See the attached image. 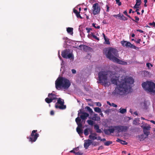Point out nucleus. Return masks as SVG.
I'll use <instances>...</instances> for the list:
<instances>
[{
  "label": "nucleus",
  "mask_w": 155,
  "mask_h": 155,
  "mask_svg": "<svg viewBox=\"0 0 155 155\" xmlns=\"http://www.w3.org/2000/svg\"><path fill=\"white\" fill-rule=\"evenodd\" d=\"M94 110L95 112L97 113H101V109L98 107H96L94 108Z\"/></svg>",
  "instance_id": "nucleus-29"
},
{
  "label": "nucleus",
  "mask_w": 155,
  "mask_h": 155,
  "mask_svg": "<svg viewBox=\"0 0 155 155\" xmlns=\"http://www.w3.org/2000/svg\"><path fill=\"white\" fill-rule=\"evenodd\" d=\"M88 130H89V129L86 128L84 130V134L85 136H87L88 135Z\"/></svg>",
  "instance_id": "nucleus-36"
},
{
  "label": "nucleus",
  "mask_w": 155,
  "mask_h": 155,
  "mask_svg": "<svg viewBox=\"0 0 155 155\" xmlns=\"http://www.w3.org/2000/svg\"><path fill=\"white\" fill-rule=\"evenodd\" d=\"M137 31H138L140 33H143L144 31L140 29H137Z\"/></svg>",
  "instance_id": "nucleus-60"
},
{
  "label": "nucleus",
  "mask_w": 155,
  "mask_h": 155,
  "mask_svg": "<svg viewBox=\"0 0 155 155\" xmlns=\"http://www.w3.org/2000/svg\"><path fill=\"white\" fill-rule=\"evenodd\" d=\"M119 77L111 79L112 83L116 85H118L115 87L113 94H119L120 95L127 94L131 87V85L133 84L134 81L133 79L130 77L125 78L124 79H121L119 81Z\"/></svg>",
  "instance_id": "nucleus-1"
},
{
  "label": "nucleus",
  "mask_w": 155,
  "mask_h": 155,
  "mask_svg": "<svg viewBox=\"0 0 155 155\" xmlns=\"http://www.w3.org/2000/svg\"><path fill=\"white\" fill-rule=\"evenodd\" d=\"M108 72L105 71H101L98 74L99 83L105 84H107V77Z\"/></svg>",
  "instance_id": "nucleus-5"
},
{
  "label": "nucleus",
  "mask_w": 155,
  "mask_h": 155,
  "mask_svg": "<svg viewBox=\"0 0 155 155\" xmlns=\"http://www.w3.org/2000/svg\"><path fill=\"white\" fill-rule=\"evenodd\" d=\"M82 46L83 47V50L85 51H87V50H89L90 48L88 46L86 45H81L79 46L80 47H81Z\"/></svg>",
  "instance_id": "nucleus-23"
},
{
  "label": "nucleus",
  "mask_w": 155,
  "mask_h": 155,
  "mask_svg": "<svg viewBox=\"0 0 155 155\" xmlns=\"http://www.w3.org/2000/svg\"><path fill=\"white\" fill-rule=\"evenodd\" d=\"M81 119L78 117L75 119V121L78 127H82L83 125L82 123L81 122Z\"/></svg>",
  "instance_id": "nucleus-14"
},
{
  "label": "nucleus",
  "mask_w": 155,
  "mask_h": 155,
  "mask_svg": "<svg viewBox=\"0 0 155 155\" xmlns=\"http://www.w3.org/2000/svg\"><path fill=\"white\" fill-rule=\"evenodd\" d=\"M87 122L89 125H91V126H92L94 124V121L91 120H88L87 121Z\"/></svg>",
  "instance_id": "nucleus-34"
},
{
  "label": "nucleus",
  "mask_w": 155,
  "mask_h": 155,
  "mask_svg": "<svg viewBox=\"0 0 155 155\" xmlns=\"http://www.w3.org/2000/svg\"><path fill=\"white\" fill-rule=\"evenodd\" d=\"M105 54L107 58L114 62L116 60L115 58H117V57L119 56L117 50L111 47L107 48L105 51Z\"/></svg>",
  "instance_id": "nucleus-3"
},
{
  "label": "nucleus",
  "mask_w": 155,
  "mask_h": 155,
  "mask_svg": "<svg viewBox=\"0 0 155 155\" xmlns=\"http://www.w3.org/2000/svg\"><path fill=\"white\" fill-rule=\"evenodd\" d=\"M142 75L144 77H149L150 76V73L147 71H143L142 72Z\"/></svg>",
  "instance_id": "nucleus-17"
},
{
  "label": "nucleus",
  "mask_w": 155,
  "mask_h": 155,
  "mask_svg": "<svg viewBox=\"0 0 155 155\" xmlns=\"http://www.w3.org/2000/svg\"><path fill=\"white\" fill-rule=\"evenodd\" d=\"M112 105L113 107H117V105L112 103Z\"/></svg>",
  "instance_id": "nucleus-57"
},
{
  "label": "nucleus",
  "mask_w": 155,
  "mask_h": 155,
  "mask_svg": "<svg viewBox=\"0 0 155 155\" xmlns=\"http://www.w3.org/2000/svg\"><path fill=\"white\" fill-rule=\"evenodd\" d=\"M112 143V142L111 141H108L104 143V144L105 146H109Z\"/></svg>",
  "instance_id": "nucleus-32"
},
{
  "label": "nucleus",
  "mask_w": 155,
  "mask_h": 155,
  "mask_svg": "<svg viewBox=\"0 0 155 155\" xmlns=\"http://www.w3.org/2000/svg\"><path fill=\"white\" fill-rule=\"evenodd\" d=\"M61 55L63 58H71L72 59H74V57L72 53H69V51L67 49L62 52Z\"/></svg>",
  "instance_id": "nucleus-8"
},
{
  "label": "nucleus",
  "mask_w": 155,
  "mask_h": 155,
  "mask_svg": "<svg viewBox=\"0 0 155 155\" xmlns=\"http://www.w3.org/2000/svg\"><path fill=\"white\" fill-rule=\"evenodd\" d=\"M142 86L145 91L155 93V84L154 83L150 81L145 82L142 84Z\"/></svg>",
  "instance_id": "nucleus-4"
},
{
  "label": "nucleus",
  "mask_w": 155,
  "mask_h": 155,
  "mask_svg": "<svg viewBox=\"0 0 155 155\" xmlns=\"http://www.w3.org/2000/svg\"><path fill=\"white\" fill-rule=\"evenodd\" d=\"M149 25L150 26H153L154 27L155 26V22H153L152 23H149Z\"/></svg>",
  "instance_id": "nucleus-49"
},
{
  "label": "nucleus",
  "mask_w": 155,
  "mask_h": 155,
  "mask_svg": "<svg viewBox=\"0 0 155 155\" xmlns=\"http://www.w3.org/2000/svg\"><path fill=\"white\" fill-rule=\"evenodd\" d=\"M70 152H71V153H74L75 154V153H76V152L74 150V149L73 150H71L70 151Z\"/></svg>",
  "instance_id": "nucleus-63"
},
{
  "label": "nucleus",
  "mask_w": 155,
  "mask_h": 155,
  "mask_svg": "<svg viewBox=\"0 0 155 155\" xmlns=\"http://www.w3.org/2000/svg\"><path fill=\"white\" fill-rule=\"evenodd\" d=\"M120 15L119 14L118 15H113V16L114 17H115L116 18H117V17H119L120 18Z\"/></svg>",
  "instance_id": "nucleus-54"
},
{
  "label": "nucleus",
  "mask_w": 155,
  "mask_h": 155,
  "mask_svg": "<svg viewBox=\"0 0 155 155\" xmlns=\"http://www.w3.org/2000/svg\"><path fill=\"white\" fill-rule=\"evenodd\" d=\"M37 130H34L32 131L30 136L27 137L29 141L31 143L35 142L38 137L39 136V134L37 133Z\"/></svg>",
  "instance_id": "nucleus-6"
},
{
  "label": "nucleus",
  "mask_w": 155,
  "mask_h": 155,
  "mask_svg": "<svg viewBox=\"0 0 155 155\" xmlns=\"http://www.w3.org/2000/svg\"><path fill=\"white\" fill-rule=\"evenodd\" d=\"M131 43L129 42L126 41V44H125V46L127 47H129Z\"/></svg>",
  "instance_id": "nucleus-40"
},
{
  "label": "nucleus",
  "mask_w": 155,
  "mask_h": 155,
  "mask_svg": "<svg viewBox=\"0 0 155 155\" xmlns=\"http://www.w3.org/2000/svg\"><path fill=\"white\" fill-rule=\"evenodd\" d=\"M126 41H121V43L122 45L123 46H125V44H126Z\"/></svg>",
  "instance_id": "nucleus-48"
},
{
  "label": "nucleus",
  "mask_w": 155,
  "mask_h": 155,
  "mask_svg": "<svg viewBox=\"0 0 155 155\" xmlns=\"http://www.w3.org/2000/svg\"><path fill=\"white\" fill-rule=\"evenodd\" d=\"M103 36L104 39L105 41H106L107 40V38L106 36L105 35L104 33H103Z\"/></svg>",
  "instance_id": "nucleus-62"
},
{
  "label": "nucleus",
  "mask_w": 155,
  "mask_h": 155,
  "mask_svg": "<svg viewBox=\"0 0 155 155\" xmlns=\"http://www.w3.org/2000/svg\"><path fill=\"white\" fill-rule=\"evenodd\" d=\"M90 134H92V135L95 137H97V134L95 133H92L91 132L90 133Z\"/></svg>",
  "instance_id": "nucleus-52"
},
{
  "label": "nucleus",
  "mask_w": 155,
  "mask_h": 155,
  "mask_svg": "<svg viewBox=\"0 0 155 155\" xmlns=\"http://www.w3.org/2000/svg\"><path fill=\"white\" fill-rule=\"evenodd\" d=\"M123 13L126 16H127V17H129L132 20V21H134V20L132 18L130 15H129L127 13V10H126L125 11H124L123 12Z\"/></svg>",
  "instance_id": "nucleus-28"
},
{
  "label": "nucleus",
  "mask_w": 155,
  "mask_h": 155,
  "mask_svg": "<svg viewBox=\"0 0 155 155\" xmlns=\"http://www.w3.org/2000/svg\"><path fill=\"white\" fill-rule=\"evenodd\" d=\"M135 20L134 21L137 23V21H139V18L137 17V16H135Z\"/></svg>",
  "instance_id": "nucleus-47"
},
{
  "label": "nucleus",
  "mask_w": 155,
  "mask_h": 155,
  "mask_svg": "<svg viewBox=\"0 0 155 155\" xmlns=\"http://www.w3.org/2000/svg\"><path fill=\"white\" fill-rule=\"evenodd\" d=\"M73 12L75 14L76 16L78 18H80L81 19L83 18L81 16L80 14V12H78L77 10L74 9Z\"/></svg>",
  "instance_id": "nucleus-15"
},
{
  "label": "nucleus",
  "mask_w": 155,
  "mask_h": 155,
  "mask_svg": "<svg viewBox=\"0 0 155 155\" xmlns=\"http://www.w3.org/2000/svg\"><path fill=\"white\" fill-rule=\"evenodd\" d=\"M141 41V39H138L137 41H135V42H136V43L137 44H139L140 43V42Z\"/></svg>",
  "instance_id": "nucleus-55"
},
{
  "label": "nucleus",
  "mask_w": 155,
  "mask_h": 155,
  "mask_svg": "<svg viewBox=\"0 0 155 155\" xmlns=\"http://www.w3.org/2000/svg\"><path fill=\"white\" fill-rule=\"evenodd\" d=\"M54 114V111L51 110L50 112V114L51 115H53Z\"/></svg>",
  "instance_id": "nucleus-58"
},
{
  "label": "nucleus",
  "mask_w": 155,
  "mask_h": 155,
  "mask_svg": "<svg viewBox=\"0 0 155 155\" xmlns=\"http://www.w3.org/2000/svg\"><path fill=\"white\" fill-rule=\"evenodd\" d=\"M83 154V153H82L81 152L79 151L78 152H76V153H75V155H82Z\"/></svg>",
  "instance_id": "nucleus-43"
},
{
  "label": "nucleus",
  "mask_w": 155,
  "mask_h": 155,
  "mask_svg": "<svg viewBox=\"0 0 155 155\" xmlns=\"http://www.w3.org/2000/svg\"><path fill=\"white\" fill-rule=\"evenodd\" d=\"M92 25V26L96 28L99 29L100 28V26L99 25H97L96 26H95L96 24L95 23H93Z\"/></svg>",
  "instance_id": "nucleus-39"
},
{
  "label": "nucleus",
  "mask_w": 155,
  "mask_h": 155,
  "mask_svg": "<svg viewBox=\"0 0 155 155\" xmlns=\"http://www.w3.org/2000/svg\"><path fill=\"white\" fill-rule=\"evenodd\" d=\"M114 127L117 133H120L123 132H126L128 129L129 126L118 125L114 126Z\"/></svg>",
  "instance_id": "nucleus-9"
},
{
  "label": "nucleus",
  "mask_w": 155,
  "mask_h": 155,
  "mask_svg": "<svg viewBox=\"0 0 155 155\" xmlns=\"http://www.w3.org/2000/svg\"><path fill=\"white\" fill-rule=\"evenodd\" d=\"M105 133L106 134H109V131L108 130V129L104 131Z\"/></svg>",
  "instance_id": "nucleus-51"
},
{
  "label": "nucleus",
  "mask_w": 155,
  "mask_h": 155,
  "mask_svg": "<svg viewBox=\"0 0 155 155\" xmlns=\"http://www.w3.org/2000/svg\"><path fill=\"white\" fill-rule=\"evenodd\" d=\"M94 129L97 133H101L102 131L99 129V127L97 124H95L94 126Z\"/></svg>",
  "instance_id": "nucleus-16"
},
{
  "label": "nucleus",
  "mask_w": 155,
  "mask_h": 155,
  "mask_svg": "<svg viewBox=\"0 0 155 155\" xmlns=\"http://www.w3.org/2000/svg\"><path fill=\"white\" fill-rule=\"evenodd\" d=\"M89 138L92 140H96V139H97V137H95L92 134H90L89 136Z\"/></svg>",
  "instance_id": "nucleus-27"
},
{
  "label": "nucleus",
  "mask_w": 155,
  "mask_h": 155,
  "mask_svg": "<svg viewBox=\"0 0 155 155\" xmlns=\"http://www.w3.org/2000/svg\"><path fill=\"white\" fill-rule=\"evenodd\" d=\"M85 108L87 109L90 113H91L93 112L92 109L89 107L87 106Z\"/></svg>",
  "instance_id": "nucleus-31"
},
{
  "label": "nucleus",
  "mask_w": 155,
  "mask_h": 155,
  "mask_svg": "<svg viewBox=\"0 0 155 155\" xmlns=\"http://www.w3.org/2000/svg\"><path fill=\"white\" fill-rule=\"evenodd\" d=\"M106 7L107 8V10H106V12H109V7L108 5H106Z\"/></svg>",
  "instance_id": "nucleus-53"
},
{
  "label": "nucleus",
  "mask_w": 155,
  "mask_h": 155,
  "mask_svg": "<svg viewBox=\"0 0 155 155\" xmlns=\"http://www.w3.org/2000/svg\"><path fill=\"white\" fill-rule=\"evenodd\" d=\"M136 5H138V6L140 5L141 2V0H136Z\"/></svg>",
  "instance_id": "nucleus-38"
},
{
  "label": "nucleus",
  "mask_w": 155,
  "mask_h": 155,
  "mask_svg": "<svg viewBox=\"0 0 155 155\" xmlns=\"http://www.w3.org/2000/svg\"><path fill=\"white\" fill-rule=\"evenodd\" d=\"M130 47L131 48H134L135 49H136L137 48V47L136 46L133 45L131 44H130Z\"/></svg>",
  "instance_id": "nucleus-42"
},
{
  "label": "nucleus",
  "mask_w": 155,
  "mask_h": 155,
  "mask_svg": "<svg viewBox=\"0 0 155 155\" xmlns=\"http://www.w3.org/2000/svg\"><path fill=\"white\" fill-rule=\"evenodd\" d=\"M71 71L73 74H75L76 73V71L74 69H72Z\"/></svg>",
  "instance_id": "nucleus-56"
},
{
  "label": "nucleus",
  "mask_w": 155,
  "mask_h": 155,
  "mask_svg": "<svg viewBox=\"0 0 155 155\" xmlns=\"http://www.w3.org/2000/svg\"><path fill=\"white\" fill-rule=\"evenodd\" d=\"M143 131L144 134L146 135L147 136L149 135V134L147 132V130H143Z\"/></svg>",
  "instance_id": "nucleus-46"
},
{
  "label": "nucleus",
  "mask_w": 155,
  "mask_h": 155,
  "mask_svg": "<svg viewBox=\"0 0 155 155\" xmlns=\"http://www.w3.org/2000/svg\"><path fill=\"white\" fill-rule=\"evenodd\" d=\"M73 29L72 28L68 27L67 29V32L72 34H73Z\"/></svg>",
  "instance_id": "nucleus-24"
},
{
  "label": "nucleus",
  "mask_w": 155,
  "mask_h": 155,
  "mask_svg": "<svg viewBox=\"0 0 155 155\" xmlns=\"http://www.w3.org/2000/svg\"><path fill=\"white\" fill-rule=\"evenodd\" d=\"M48 97L49 98L51 99L55 98V100L57 99V98L56 97V95L54 94L49 93L48 94Z\"/></svg>",
  "instance_id": "nucleus-19"
},
{
  "label": "nucleus",
  "mask_w": 155,
  "mask_h": 155,
  "mask_svg": "<svg viewBox=\"0 0 155 155\" xmlns=\"http://www.w3.org/2000/svg\"><path fill=\"white\" fill-rule=\"evenodd\" d=\"M78 115L82 120H86L89 116L88 114L82 112L81 110L78 113Z\"/></svg>",
  "instance_id": "nucleus-11"
},
{
  "label": "nucleus",
  "mask_w": 155,
  "mask_h": 155,
  "mask_svg": "<svg viewBox=\"0 0 155 155\" xmlns=\"http://www.w3.org/2000/svg\"><path fill=\"white\" fill-rule=\"evenodd\" d=\"M90 35L96 40H97L98 41L99 40V38H98L95 35L94 33H91Z\"/></svg>",
  "instance_id": "nucleus-33"
},
{
  "label": "nucleus",
  "mask_w": 155,
  "mask_h": 155,
  "mask_svg": "<svg viewBox=\"0 0 155 155\" xmlns=\"http://www.w3.org/2000/svg\"><path fill=\"white\" fill-rule=\"evenodd\" d=\"M150 127L149 126H144L143 127V130H150Z\"/></svg>",
  "instance_id": "nucleus-37"
},
{
  "label": "nucleus",
  "mask_w": 155,
  "mask_h": 155,
  "mask_svg": "<svg viewBox=\"0 0 155 155\" xmlns=\"http://www.w3.org/2000/svg\"><path fill=\"white\" fill-rule=\"evenodd\" d=\"M82 127H78L76 128L77 131L79 134H82L83 133V131L81 128Z\"/></svg>",
  "instance_id": "nucleus-22"
},
{
  "label": "nucleus",
  "mask_w": 155,
  "mask_h": 155,
  "mask_svg": "<svg viewBox=\"0 0 155 155\" xmlns=\"http://www.w3.org/2000/svg\"><path fill=\"white\" fill-rule=\"evenodd\" d=\"M148 68L149 69H150V65L151 67L153 66L152 64L150 63H147L146 64Z\"/></svg>",
  "instance_id": "nucleus-45"
},
{
  "label": "nucleus",
  "mask_w": 155,
  "mask_h": 155,
  "mask_svg": "<svg viewBox=\"0 0 155 155\" xmlns=\"http://www.w3.org/2000/svg\"><path fill=\"white\" fill-rule=\"evenodd\" d=\"M112 128H110L108 129V130L109 131V133H114L115 130H116L115 128L114 127V126L113 127H111Z\"/></svg>",
  "instance_id": "nucleus-25"
},
{
  "label": "nucleus",
  "mask_w": 155,
  "mask_h": 155,
  "mask_svg": "<svg viewBox=\"0 0 155 155\" xmlns=\"http://www.w3.org/2000/svg\"><path fill=\"white\" fill-rule=\"evenodd\" d=\"M146 137L143 134H141L138 136V137L140 141H142L144 140Z\"/></svg>",
  "instance_id": "nucleus-18"
},
{
  "label": "nucleus",
  "mask_w": 155,
  "mask_h": 155,
  "mask_svg": "<svg viewBox=\"0 0 155 155\" xmlns=\"http://www.w3.org/2000/svg\"><path fill=\"white\" fill-rule=\"evenodd\" d=\"M117 142H119L123 145H127V143L125 141L119 138H117L116 140Z\"/></svg>",
  "instance_id": "nucleus-20"
},
{
  "label": "nucleus",
  "mask_w": 155,
  "mask_h": 155,
  "mask_svg": "<svg viewBox=\"0 0 155 155\" xmlns=\"http://www.w3.org/2000/svg\"><path fill=\"white\" fill-rule=\"evenodd\" d=\"M71 84V82L69 80L63 77L58 78L55 82V87L58 90L62 88L67 89L69 87Z\"/></svg>",
  "instance_id": "nucleus-2"
},
{
  "label": "nucleus",
  "mask_w": 155,
  "mask_h": 155,
  "mask_svg": "<svg viewBox=\"0 0 155 155\" xmlns=\"http://www.w3.org/2000/svg\"><path fill=\"white\" fill-rule=\"evenodd\" d=\"M120 112L122 114H124L127 112L126 109L122 108H121L120 109Z\"/></svg>",
  "instance_id": "nucleus-26"
},
{
  "label": "nucleus",
  "mask_w": 155,
  "mask_h": 155,
  "mask_svg": "<svg viewBox=\"0 0 155 155\" xmlns=\"http://www.w3.org/2000/svg\"><path fill=\"white\" fill-rule=\"evenodd\" d=\"M93 13L94 15L99 14L100 13V8L98 3L94 4L93 6Z\"/></svg>",
  "instance_id": "nucleus-10"
},
{
  "label": "nucleus",
  "mask_w": 155,
  "mask_h": 155,
  "mask_svg": "<svg viewBox=\"0 0 155 155\" xmlns=\"http://www.w3.org/2000/svg\"><path fill=\"white\" fill-rule=\"evenodd\" d=\"M92 119L93 120H98L100 119V118L99 117L96 116V115H95L94 116L92 117Z\"/></svg>",
  "instance_id": "nucleus-35"
},
{
  "label": "nucleus",
  "mask_w": 155,
  "mask_h": 155,
  "mask_svg": "<svg viewBox=\"0 0 155 155\" xmlns=\"http://www.w3.org/2000/svg\"><path fill=\"white\" fill-rule=\"evenodd\" d=\"M138 5H136V4L134 6L133 8H138L139 7H138Z\"/></svg>",
  "instance_id": "nucleus-59"
},
{
  "label": "nucleus",
  "mask_w": 155,
  "mask_h": 155,
  "mask_svg": "<svg viewBox=\"0 0 155 155\" xmlns=\"http://www.w3.org/2000/svg\"><path fill=\"white\" fill-rule=\"evenodd\" d=\"M137 122L136 120H134L133 122V124H136Z\"/></svg>",
  "instance_id": "nucleus-64"
},
{
  "label": "nucleus",
  "mask_w": 155,
  "mask_h": 155,
  "mask_svg": "<svg viewBox=\"0 0 155 155\" xmlns=\"http://www.w3.org/2000/svg\"><path fill=\"white\" fill-rule=\"evenodd\" d=\"M92 141L91 140L88 139L84 140V147L86 149H87L89 147L92 143Z\"/></svg>",
  "instance_id": "nucleus-12"
},
{
  "label": "nucleus",
  "mask_w": 155,
  "mask_h": 155,
  "mask_svg": "<svg viewBox=\"0 0 155 155\" xmlns=\"http://www.w3.org/2000/svg\"><path fill=\"white\" fill-rule=\"evenodd\" d=\"M74 150L75 151H78L79 150V148L78 147H76V148H74Z\"/></svg>",
  "instance_id": "nucleus-61"
},
{
  "label": "nucleus",
  "mask_w": 155,
  "mask_h": 155,
  "mask_svg": "<svg viewBox=\"0 0 155 155\" xmlns=\"http://www.w3.org/2000/svg\"><path fill=\"white\" fill-rule=\"evenodd\" d=\"M115 59L116 60H115V61L114 62H115L119 64H121L122 65H126L127 64V63L126 62L120 60L117 58H115Z\"/></svg>",
  "instance_id": "nucleus-13"
},
{
  "label": "nucleus",
  "mask_w": 155,
  "mask_h": 155,
  "mask_svg": "<svg viewBox=\"0 0 155 155\" xmlns=\"http://www.w3.org/2000/svg\"><path fill=\"white\" fill-rule=\"evenodd\" d=\"M64 100L59 98L57 102L55 104V107L56 108H59L60 109H64L66 108V106L64 105Z\"/></svg>",
  "instance_id": "nucleus-7"
},
{
  "label": "nucleus",
  "mask_w": 155,
  "mask_h": 155,
  "mask_svg": "<svg viewBox=\"0 0 155 155\" xmlns=\"http://www.w3.org/2000/svg\"><path fill=\"white\" fill-rule=\"evenodd\" d=\"M86 30L87 31V32L89 33L90 31L92 30V29L91 28H86Z\"/></svg>",
  "instance_id": "nucleus-44"
},
{
  "label": "nucleus",
  "mask_w": 155,
  "mask_h": 155,
  "mask_svg": "<svg viewBox=\"0 0 155 155\" xmlns=\"http://www.w3.org/2000/svg\"><path fill=\"white\" fill-rule=\"evenodd\" d=\"M54 100H55V98H53L52 99L50 98L47 97L45 99V100L46 103L48 104H49L52 101Z\"/></svg>",
  "instance_id": "nucleus-21"
},
{
  "label": "nucleus",
  "mask_w": 155,
  "mask_h": 155,
  "mask_svg": "<svg viewBox=\"0 0 155 155\" xmlns=\"http://www.w3.org/2000/svg\"><path fill=\"white\" fill-rule=\"evenodd\" d=\"M106 42V44L107 45H110V42L109 41V39H107V40L106 41H105Z\"/></svg>",
  "instance_id": "nucleus-50"
},
{
  "label": "nucleus",
  "mask_w": 155,
  "mask_h": 155,
  "mask_svg": "<svg viewBox=\"0 0 155 155\" xmlns=\"http://www.w3.org/2000/svg\"><path fill=\"white\" fill-rule=\"evenodd\" d=\"M120 18L124 21H126L127 20V18L124 16L123 15H120Z\"/></svg>",
  "instance_id": "nucleus-30"
},
{
  "label": "nucleus",
  "mask_w": 155,
  "mask_h": 155,
  "mask_svg": "<svg viewBox=\"0 0 155 155\" xmlns=\"http://www.w3.org/2000/svg\"><path fill=\"white\" fill-rule=\"evenodd\" d=\"M116 3L119 6H120L121 5V2L120 1V0H116Z\"/></svg>",
  "instance_id": "nucleus-41"
}]
</instances>
